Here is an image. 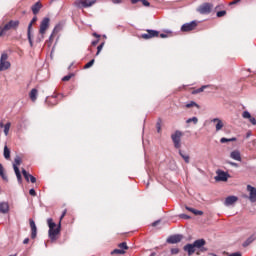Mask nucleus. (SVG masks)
Here are the masks:
<instances>
[{
  "instance_id": "1",
  "label": "nucleus",
  "mask_w": 256,
  "mask_h": 256,
  "mask_svg": "<svg viewBox=\"0 0 256 256\" xmlns=\"http://www.w3.org/2000/svg\"><path fill=\"white\" fill-rule=\"evenodd\" d=\"M67 214V209H65L60 217L58 225L53 222L52 218L47 220L49 227V237L52 241H57L59 239V235H61V222L65 219V215Z\"/></svg>"
},
{
  "instance_id": "2",
  "label": "nucleus",
  "mask_w": 256,
  "mask_h": 256,
  "mask_svg": "<svg viewBox=\"0 0 256 256\" xmlns=\"http://www.w3.org/2000/svg\"><path fill=\"white\" fill-rule=\"evenodd\" d=\"M205 245H207V241H205V239H198L195 240L193 244H186L184 246V251H186L189 256L194 253H196V255H201V253H206L207 251Z\"/></svg>"
},
{
  "instance_id": "3",
  "label": "nucleus",
  "mask_w": 256,
  "mask_h": 256,
  "mask_svg": "<svg viewBox=\"0 0 256 256\" xmlns=\"http://www.w3.org/2000/svg\"><path fill=\"white\" fill-rule=\"evenodd\" d=\"M19 27L18 20H11L8 23H2L0 25V37H5L7 35V31H11V29H17Z\"/></svg>"
},
{
  "instance_id": "4",
  "label": "nucleus",
  "mask_w": 256,
  "mask_h": 256,
  "mask_svg": "<svg viewBox=\"0 0 256 256\" xmlns=\"http://www.w3.org/2000/svg\"><path fill=\"white\" fill-rule=\"evenodd\" d=\"M183 132L180 130H176L172 135L171 139L174 143L175 149H181V137H183Z\"/></svg>"
},
{
  "instance_id": "5",
  "label": "nucleus",
  "mask_w": 256,
  "mask_h": 256,
  "mask_svg": "<svg viewBox=\"0 0 256 256\" xmlns=\"http://www.w3.org/2000/svg\"><path fill=\"white\" fill-rule=\"evenodd\" d=\"M197 11L200 15H209L213 11V4L208 2L203 3L197 8Z\"/></svg>"
},
{
  "instance_id": "6",
  "label": "nucleus",
  "mask_w": 256,
  "mask_h": 256,
  "mask_svg": "<svg viewBox=\"0 0 256 256\" xmlns=\"http://www.w3.org/2000/svg\"><path fill=\"white\" fill-rule=\"evenodd\" d=\"M9 59V55L7 53H3L0 58V71H5L11 67V63L7 61Z\"/></svg>"
},
{
  "instance_id": "7",
  "label": "nucleus",
  "mask_w": 256,
  "mask_h": 256,
  "mask_svg": "<svg viewBox=\"0 0 256 256\" xmlns=\"http://www.w3.org/2000/svg\"><path fill=\"white\" fill-rule=\"evenodd\" d=\"M63 97L62 94H57L54 96H49L46 98V104L48 107H55V105H58L59 99Z\"/></svg>"
},
{
  "instance_id": "8",
  "label": "nucleus",
  "mask_w": 256,
  "mask_h": 256,
  "mask_svg": "<svg viewBox=\"0 0 256 256\" xmlns=\"http://www.w3.org/2000/svg\"><path fill=\"white\" fill-rule=\"evenodd\" d=\"M95 3H97V0H76L74 2V5L76 7H93V5H95Z\"/></svg>"
},
{
  "instance_id": "9",
  "label": "nucleus",
  "mask_w": 256,
  "mask_h": 256,
  "mask_svg": "<svg viewBox=\"0 0 256 256\" xmlns=\"http://www.w3.org/2000/svg\"><path fill=\"white\" fill-rule=\"evenodd\" d=\"M155 37H159V31L157 30H146V33L138 36L139 39H154Z\"/></svg>"
},
{
  "instance_id": "10",
  "label": "nucleus",
  "mask_w": 256,
  "mask_h": 256,
  "mask_svg": "<svg viewBox=\"0 0 256 256\" xmlns=\"http://www.w3.org/2000/svg\"><path fill=\"white\" fill-rule=\"evenodd\" d=\"M49 23H51V20L48 17L42 19L39 28L40 35L43 36L45 33H47V29H49Z\"/></svg>"
},
{
  "instance_id": "11",
  "label": "nucleus",
  "mask_w": 256,
  "mask_h": 256,
  "mask_svg": "<svg viewBox=\"0 0 256 256\" xmlns=\"http://www.w3.org/2000/svg\"><path fill=\"white\" fill-rule=\"evenodd\" d=\"M197 21H192L190 23H186L184 25H182L181 27V31L183 33H189L191 31H195L197 29Z\"/></svg>"
},
{
  "instance_id": "12",
  "label": "nucleus",
  "mask_w": 256,
  "mask_h": 256,
  "mask_svg": "<svg viewBox=\"0 0 256 256\" xmlns=\"http://www.w3.org/2000/svg\"><path fill=\"white\" fill-rule=\"evenodd\" d=\"M19 165H21V158L17 157L15 158V164L13 165L14 172L18 179V182L23 183V178L21 177V171H19Z\"/></svg>"
},
{
  "instance_id": "13",
  "label": "nucleus",
  "mask_w": 256,
  "mask_h": 256,
  "mask_svg": "<svg viewBox=\"0 0 256 256\" xmlns=\"http://www.w3.org/2000/svg\"><path fill=\"white\" fill-rule=\"evenodd\" d=\"M58 31H61V28L59 26H55L52 34L50 35L49 39L46 41L47 47H51L53 45V41H55V37Z\"/></svg>"
},
{
  "instance_id": "14",
  "label": "nucleus",
  "mask_w": 256,
  "mask_h": 256,
  "mask_svg": "<svg viewBox=\"0 0 256 256\" xmlns=\"http://www.w3.org/2000/svg\"><path fill=\"white\" fill-rule=\"evenodd\" d=\"M35 23H37V16H34L28 25L27 35H28V41H29L31 47H33V40L31 39V29H32L33 25H35Z\"/></svg>"
},
{
  "instance_id": "15",
  "label": "nucleus",
  "mask_w": 256,
  "mask_h": 256,
  "mask_svg": "<svg viewBox=\"0 0 256 256\" xmlns=\"http://www.w3.org/2000/svg\"><path fill=\"white\" fill-rule=\"evenodd\" d=\"M247 191L250 193L249 200L251 201V203H256V188L248 185Z\"/></svg>"
},
{
  "instance_id": "16",
  "label": "nucleus",
  "mask_w": 256,
  "mask_h": 256,
  "mask_svg": "<svg viewBox=\"0 0 256 256\" xmlns=\"http://www.w3.org/2000/svg\"><path fill=\"white\" fill-rule=\"evenodd\" d=\"M29 223H30V229H31V238L35 239L37 237V225H35L34 219H30Z\"/></svg>"
},
{
  "instance_id": "17",
  "label": "nucleus",
  "mask_w": 256,
  "mask_h": 256,
  "mask_svg": "<svg viewBox=\"0 0 256 256\" xmlns=\"http://www.w3.org/2000/svg\"><path fill=\"white\" fill-rule=\"evenodd\" d=\"M183 239V236L181 235H172L168 237L167 243L175 244V243H181V240Z\"/></svg>"
},
{
  "instance_id": "18",
  "label": "nucleus",
  "mask_w": 256,
  "mask_h": 256,
  "mask_svg": "<svg viewBox=\"0 0 256 256\" xmlns=\"http://www.w3.org/2000/svg\"><path fill=\"white\" fill-rule=\"evenodd\" d=\"M242 117H243V119H249V121L252 125H256V119H255V117L251 116V113H249V111H244L242 113Z\"/></svg>"
},
{
  "instance_id": "19",
  "label": "nucleus",
  "mask_w": 256,
  "mask_h": 256,
  "mask_svg": "<svg viewBox=\"0 0 256 256\" xmlns=\"http://www.w3.org/2000/svg\"><path fill=\"white\" fill-rule=\"evenodd\" d=\"M212 122H214V124H215L216 131H221V129H223V127H225V123H223L222 120L219 118H214L212 120Z\"/></svg>"
},
{
  "instance_id": "20",
  "label": "nucleus",
  "mask_w": 256,
  "mask_h": 256,
  "mask_svg": "<svg viewBox=\"0 0 256 256\" xmlns=\"http://www.w3.org/2000/svg\"><path fill=\"white\" fill-rule=\"evenodd\" d=\"M216 181H227V173L224 171L218 170L217 176L215 177Z\"/></svg>"
},
{
  "instance_id": "21",
  "label": "nucleus",
  "mask_w": 256,
  "mask_h": 256,
  "mask_svg": "<svg viewBox=\"0 0 256 256\" xmlns=\"http://www.w3.org/2000/svg\"><path fill=\"white\" fill-rule=\"evenodd\" d=\"M237 201H239V198H237V196H229L225 200V205H227V206L233 205V204L237 203Z\"/></svg>"
},
{
  "instance_id": "22",
  "label": "nucleus",
  "mask_w": 256,
  "mask_h": 256,
  "mask_svg": "<svg viewBox=\"0 0 256 256\" xmlns=\"http://www.w3.org/2000/svg\"><path fill=\"white\" fill-rule=\"evenodd\" d=\"M64 217L66 219L67 225H73V223L75 222V216H73L71 213H67V210Z\"/></svg>"
},
{
  "instance_id": "23",
  "label": "nucleus",
  "mask_w": 256,
  "mask_h": 256,
  "mask_svg": "<svg viewBox=\"0 0 256 256\" xmlns=\"http://www.w3.org/2000/svg\"><path fill=\"white\" fill-rule=\"evenodd\" d=\"M43 7V4H41V2H36L33 6H32V12L34 15H37V13H39V11H41V8Z\"/></svg>"
},
{
  "instance_id": "24",
  "label": "nucleus",
  "mask_w": 256,
  "mask_h": 256,
  "mask_svg": "<svg viewBox=\"0 0 256 256\" xmlns=\"http://www.w3.org/2000/svg\"><path fill=\"white\" fill-rule=\"evenodd\" d=\"M0 213H9V203L7 202H1L0 203Z\"/></svg>"
},
{
  "instance_id": "25",
  "label": "nucleus",
  "mask_w": 256,
  "mask_h": 256,
  "mask_svg": "<svg viewBox=\"0 0 256 256\" xmlns=\"http://www.w3.org/2000/svg\"><path fill=\"white\" fill-rule=\"evenodd\" d=\"M230 157L232 159H235V161H241V153L237 150L233 151L231 154H230Z\"/></svg>"
},
{
  "instance_id": "26",
  "label": "nucleus",
  "mask_w": 256,
  "mask_h": 256,
  "mask_svg": "<svg viewBox=\"0 0 256 256\" xmlns=\"http://www.w3.org/2000/svg\"><path fill=\"white\" fill-rule=\"evenodd\" d=\"M37 93H38L37 89L33 88L31 90V92L29 94L31 101H33V102L37 101Z\"/></svg>"
},
{
  "instance_id": "27",
  "label": "nucleus",
  "mask_w": 256,
  "mask_h": 256,
  "mask_svg": "<svg viewBox=\"0 0 256 256\" xmlns=\"http://www.w3.org/2000/svg\"><path fill=\"white\" fill-rule=\"evenodd\" d=\"M0 177L3 179V181H7V175L5 174V168L3 167V164L0 163Z\"/></svg>"
},
{
  "instance_id": "28",
  "label": "nucleus",
  "mask_w": 256,
  "mask_h": 256,
  "mask_svg": "<svg viewBox=\"0 0 256 256\" xmlns=\"http://www.w3.org/2000/svg\"><path fill=\"white\" fill-rule=\"evenodd\" d=\"M139 1L144 5V7H149L151 5L147 0H131V3L135 5V3H139Z\"/></svg>"
},
{
  "instance_id": "29",
  "label": "nucleus",
  "mask_w": 256,
  "mask_h": 256,
  "mask_svg": "<svg viewBox=\"0 0 256 256\" xmlns=\"http://www.w3.org/2000/svg\"><path fill=\"white\" fill-rule=\"evenodd\" d=\"M4 157L5 159H11V150H9V147H4Z\"/></svg>"
},
{
  "instance_id": "30",
  "label": "nucleus",
  "mask_w": 256,
  "mask_h": 256,
  "mask_svg": "<svg viewBox=\"0 0 256 256\" xmlns=\"http://www.w3.org/2000/svg\"><path fill=\"white\" fill-rule=\"evenodd\" d=\"M187 211H190V213H193L194 215H203V211L201 210H195L190 207H186Z\"/></svg>"
},
{
  "instance_id": "31",
  "label": "nucleus",
  "mask_w": 256,
  "mask_h": 256,
  "mask_svg": "<svg viewBox=\"0 0 256 256\" xmlns=\"http://www.w3.org/2000/svg\"><path fill=\"white\" fill-rule=\"evenodd\" d=\"M22 175L27 183H29V179H31V174H29L27 170L22 169Z\"/></svg>"
},
{
  "instance_id": "32",
  "label": "nucleus",
  "mask_w": 256,
  "mask_h": 256,
  "mask_svg": "<svg viewBox=\"0 0 256 256\" xmlns=\"http://www.w3.org/2000/svg\"><path fill=\"white\" fill-rule=\"evenodd\" d=\"M179 155L184 159L185 163H189L190 157L187 154H183V151L179 150Z\"/></svg>"
},
{
  "instance_id": "33",
  "label": "nucleus",
  "mask_w": 256,
  "mask_h": 256,
  "mask_svg": "<svg viewBox=\"0 0 256 256\" xmlns=\"http://www.w3.org/2000/svg\"><path fill=\"white\" fill-rule=\"evenodd\" d=\"M163 125V120L161 118L158 119L157 123H156V129L158 133H161V127Z\"/></svg>"
},
{
  "instance_id": "34",
  "label": "nucleus",
  "mask_w": 256,
  "mask_h": 256,
  "mask_svg": "<svg viewBox=\"0 0 256 256\" xmlns=\"http://www.w3.org/2000/svg\"><path fill=\"white\" fill-rule=\"evenodd\" d=\"M233 141H237V138L233 137V138H229V139H227V138L220 139V143H231Z\"/></svg>"
},
{
  "instance_id": "35",
  "label": "nucleus",
  "mask_w": 256,
  "mask_h": 256,
  "mask_svg": "<svg viewBox=\"0 0 256 256\" xmlns=\"http://www.w3.org/2000/svg\"><path fill=\"white\" fill-rule=\"evenodd\" d=\"M111 255H125V250L114 249V250L111 252Z\"/></svg>"
},
{
  "instance_id": "36",
  "label": "nucleus",
  "mask_w": 256,
  "mask_h": 256,
  "mask_svg": "<svg viewBox=\"0 0 256 256\" xmlns=\"http://www.w3.org/2000/svg\"><path fill=\"white\" fill-rule=\"evenodd\" d=\"M207 87H209V86H202L201 88L194 90L192 93H193V95H197V93H203V91H205V89H207Z\"/></svg>"
},
{
  "instance_id": "37",
  "label": "nucleus",
  "mask_w": 256,
  "mask_h": 256,
  "mask_svg": "<svg viewBox=\"0 0 256 256\" xmlns=\"http://www.w3.org/2000/svg\"><path fill=\"white\" fill-rule=\"evenodd\" d=\"M9 129H11V122H8L4 125V133L5 135H9Z\"/></svg>"
},
{
  "instance_id": "38",
  "label": "nucleus",
  "mask_w": 256,
  "mask_h": 256,
  "mask_svg": "<svg viewBox=\"0 0 256 256\" xmlns=\"http://www.w3.org/2000/svg\"><path fill=\"white\" fill-rule=\"evenodd\" d=\"M119 249H121L122 251H127V249H129V246H127V242H122L118 245Z\"/></svg>"
},
{
  "instance_id": "39",
  "label": "nucleus",
  "mask_w": 256,
  "mask_h": 256,
  "mask_svg": "<svg viewBox=\"0 0 256 256\" xmlns=\"http://www.w3.org/2000/svg\"><path fill=\"white\" fill-rule=\"evenodd\" d=\"M94 63H95V59H92L90 62L84 65V69H89L90 67H93Z\"/></svg>"
},
{
  "instance_id": "40",
  "label": "nucleus",
  "mask_w": 256,
  "mask_h": 256,
  "mask_svg": "<svg viewBox=\"0 0 256 256\" xmlns=\"http://www.w3.org/2000/svg\"><path fill=\"white\" fill-rule=\"evenodd\" d=\"M187 109H191V107H197L199 109V106L195 102H190L189 104H186Z\"/></svg>"
},
{
  "instance_id": "41",
  "label": "nucleus",
  "mask_w": 256,
  "mask_h": 256,
  "mask_svg": "<svg viewBox=\"0 0 256 256\" xmlns=\"http://www.w3.org/2000/svg\"><path fill=\"white\" fill-rule=\"evenodd\" d=\"M105 45L104 42H102L98 47H97V53L96 55H99L101 53V51L103 50V46Z\"/></svg>"
},
{
  "instance_id": "42",
  "label": "nucleus",
  "mask_w": 256,
  "mask_h": 256,
  "mask_svg": "<svg viewBox=\"0 0 256 256\" xmlns=\"http://www.w3.org/2000/svg\"><path fill=\"white\" fill-rule=\"evenodd\" d=\"M225 15H227V11L225 10L217 12V17H225Z\"/></svg>"
},
{
  "instance_id": "43",
  "label": "nucleus",
  "mask_w": 256,
  "mask_h": 256,
  "mask_svg": "<svg viewBox=\"0 0 256 256\" xmlns=\"http://www.w3.org/2000/svg\"><path fill=\"white\" fill-rule=\"evenodd\" d=\"M71 77H73V74H69V75H67V76H64V77L62 78V81H71Z\"/></svg>"
},
{
  "instance_id": "44",
  "label": "nucleus",
  "mask_w": 256,
  "mask_h": 256,
  "mask_svg": "<svg viewBox=\"0 0 256 256\" xmlns=\"http://www.w3.org/2000/svg\"><path fill=\"white\" fill-rule=\"evenodd\" d=\"M197 121H198V119H197V117H193V118H190V119H188L187 121H186V123H197Z\"/></svg>"
},
{
  "instance_id": "45",
  "label": "nucleus",
  "mask_w": 256,
  "mask_h": 256,
  "mask_svg": "<svg viewBox=\"0 0 256 256\" xmlns=\"http://www.w3.org/2000/svg\"><path fill=\"white\" fill-rule=\"evenodd\" d=\"M97 43H99V40L93 41L90 47V51H93V47H97Z\"/></svg>"
},
{
  "instance_id": "46",
  "label": "nucleus",
  "mask_w": 256,
  "mask_h": 256,
  "mask_svg": "<svg viewBox=\"0 0 256 256\" xmlns=\"http://www.w3.org/2000/svg\"><path fill=\"white\" fill-rule=\"evenodd\" d=\"M29 195H31L32 197H36L37 196V192H35V189H30Z\"/></svg>"
},
{
  "instance_id": "47",
  "label": "nucleus",
  "mask_w": 256,
  "mask_h": 256,
  "mask_svg": "<svg viewBox=\"0 0 256 256\" xmlns=\"http://www.w3.org/2000/svg\"><path fill=\"white\" fill-rule=\"evenodd\" d=\"M171 253H172V255H177V253H179V248L171 249Z\"/></svg>"
},
{
  "instance_id": "48",
  "label": "nucleus",
  "mask_w": 256,
  "mask_h": 256,
  "mask_svg": "<svg viewBox=\"0 0 256 256\" xmlns=\"http://www.w3.org/2000/svg\"><path fill=\"white\" fill-rule=\"evenodd\" d=\"M31 183H37V178H35L33 175L30 176Z\"/></svg>"
},
{
  "instance_id": "49",
  "label": "nucleus",
  "mask_w": 256,
  "mask_h": 256,
  "mask_svg": "<svg viewBox=\"0 0 256 256\" xmlns=\"http://www.w3.org/2000/svg\"><path fill=\"white\" fill-rule=\"evenodd\" d=\"M239 1H241V0H234V1H232V2L230 3V5H237V3H239Z\"/></svg>"
},
{
  "instance_id": "50",
  "label": "nucleus",
  "mask_w": 256,
  "mask_h": 256,
  "mask_svg": "<svg viewBox=\"0 0 256 256\" xmlns=\"http://www.w3.org/2000/svg\"><path fill=\"white\" fill-rule=\"evenodd\" d=\"M23 244H24V245L29 244V238H25L24 241H23Z\"/></svg>"
},
{
  "instance_id": "51",
  "label": "nucleus",
  "mask_w": 256,
  "mask_h": 256,
  "mask_svg": "<svg viewBox=\"0 0 256 256\" xmlns=\"http://www.w3.org/2000/svg\"><path fill=\"white\" fill-rule=\"evenodd\" d=\"M157 225H159V221H155L152 223V227H157Z\"/></svg>"
},
{
  "instance_id": "52",
  "label": "nucleus",
  "mask_w": 256,
  "mask_h": 256,
  "mask_svg": "<svg viewBox=\"0 0 256 256\" xmlns=\"http://www.w3.org/2000/svg\"><path fill=\"white\" fill-rule=\"evenodd\" d=\"M160 37H161L162 39H165V38L167 37V34H160Z\"/></svg>"
},
{
  "instance_id": "53",
  "label": "nucleus",
  "mask_w": 256,
  "mask_h": 256,
  "mask_svg": "<svg viewBox=\"0 0 256 256\" xmlns=\"http://www.w3.org/2000/svg\"><path fill=\"white\" fill-rule=\"evenodd\" d=\"M113 3H121V0H112Z\"/></svg>"
},
{
  "instance_id": "54",
  "label": "nucleus",
  "mask_w": 256,
  "mask_h": 256,
  "mask_svg": "<svg viewBox=\"0 0 256 256\" xmlns=\"http://www.w3.org/2000/svg\"><path fill=\"white\" fill-rule=\"evenodd\" d=\"M93 36L99 38V35L97 33H93Z\"/></svg>"
},
{
  "instance_id": "55",
  "label": "nucleus",
  "mask_w": 256,
  "mask_h": 256,
  "mask_svg": "<svg viewBox=\"0 0 256 256\" xmlns=\"http://www.w3.org/2000/svg\"><path fill=\"white\" fill-rule=\"evenodd\" d=\"M0 127L3 128L5 127V125L2 122H0Z\"/></svg>"
},
{
  "instance_id": "56",
  "label": "nucleus",
  "mask_w": 256,
  "mask_h": 256,
  "mask_svg": "<svg viewBox=\"0 0 256 256\" xmlns=\"http://www.w3.org/2000/svg\"><path fill=\"white\" fill-rule=\"evenodd\" d=\"M250 135H251V134H250V133H248V134H247V137H249Z\"/></svg>"
},
{
  "instance_id": "57",
  "label": "nucleus",
  "mask_w": 256,
  "mask_h": 256,
  "mask_svg": "<svg viewBox=\"0 0 256 256\" xmlns=\"http://www.w3.org/2000/svg\"><path fill=\"white\" fill-rule=\"evenodd\" d=\"M231 165H236L235 163H231Z\"/></svg>"
}]
</instances>
